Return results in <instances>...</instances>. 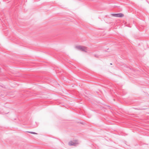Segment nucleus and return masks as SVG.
<instances>
[{
	"instance_id": "f257e3e1",
	"label": "nucleus",
	"mask_w": 149,
	"mask_h": 149,
	"mask_svg": "<svg viewBox=\"0 0 149 149\" xmlns=\"http://www.w3.org/2000/svg\"><path fill=\"white\" fill-rule=\"evenodd\" d=\"M76 48L78 49L81 50L82 51L87 52L86 50H87V47L84 46H76L75 47Z\"/></svg>"
},
{
	"instance_id": "f03ea898",
	"label": "nucleus",
	"mask_w": 149,
	"mask_h": 149,
	"mask_svg": "<svg viewBox=\"0 0 149 149\" xmlns=\"http://www.w3.org/2000/svg\"><path fill=\"white\" fill-rule=\"evenodd\" d=\"M112 15L115 17H123L124 16L123 14L122 13H116V14H113Z\"/></svg>"
},
{
	"instance_id": "7ed1b4c3",
	"label": "nucleus",
	"mask_w": 149,
	"mask_h": 149,
	"mask_svg": "<svg viewBox=\"0 0 149 149\" xmlns=\"http://www.w3.org/2000/svg\"><path fill=\"white\" fill-rule=\"evenodd\" d=\"M77 144H78L77 143L74 141H70L68 143L69 145L70 146H76Z\"/></svg>"
},
{
	"instance_id": "20e7f679",
	"label": "nucleus",
	"mask_w": 149,
	"mask_h": 149,
	"mask_svg": "<svg viewBox=\"0 0 149 149\" xmlns=\"http://www.w3.org/2000/svg\"><path fill=\"white\" fill-rule=\"evenodd\" d=\"M27 132L31 134H37L36 133L34 132Z\"/></svg>"
},
{
	"instance_id": "39448f33",
	"label": "nucleus",
	"mask_w": 149,
	"mask_h": 149,
	"mask_svg": "<svg viewBox=\"0 0 149 149\" xmlns=\"http://www.w3.org/2000/svg\"><path fill=\"white\" fill-rule=\"evenodd\" d=\"M95 56L96 57H97V56H96V55H95Z\"/></svg>"
},
{
	"instance_id": "423d86ee",
	"label": "nucleus",
	"mask_w": 149,
	"mask_h": 149,
	"mask_svg": "<svg viewBox=\"0 0 149 149\" xmlns=\"http://www.w3.org/2000/svg\"><path fill=\"white\" fill-rule=\"evenodd\" d=\"M110 64V65H112V64L111 63Z\"/></svg>"
}]
</instances>
